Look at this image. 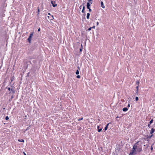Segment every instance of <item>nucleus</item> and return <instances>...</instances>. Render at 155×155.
<instances>
[{
	"label": "nucleus",
	"instance_id": "nucleus-1",
	"mask_svg": "<svg viewBox=\"0 0 155 155\" xmlns=\"http://www.w3.org/2000/svg\"><path fill=\"white\" fill-rule=\"evenodd\" d=\"M142 143L139 141L134 144L133 146L132 149L130 152L129 155H135L137 152H140L142 150Z\"/></svg>",
	"mask_w": 155,
	"mask_h": 155
},
{
	"label": "nucleus",
	"instance_id": "nucleus-2",
	"mask_svg": "<svg viewBox=\"0 0 155 155\" xmlns=\"http://www.w3.org/2000/svg\"><path fill=\"white\" fill-rule=\"evenodd\" d=\"M90 6H91L89 2H87V9H89V11L90 12H91L92 11L91 9L90 8Z\"/></svg>",
	"mask_w": 155,
	"mask_h": 155
},
{
	"label": "nucleus",
	"instance_id": "nucleus-3",
	"mask_svg": "<svg viewBox=\"0 0 155 155\" xmlns=\"http://www.w3.org/2000/svg\"><path fill=\"white\" fill-rule=\"evenodd\" d=\"M33 33H32V32L30 34L28 38V41H29V43L31 42V37H32V36L33 35Z\"/></svg>",
	"mask_w": 155,
	"mask_h": 155
},
{
	"label": "nucleus",
	"instance_id": "nucleus-4",
	"mask_svg": "<svg viewBox=\"0 0 155 155\" xmlns=\"http://www.w3.org/2000/svg\"><path fill=\"white\" fill-rule=\"evenodd\" d=\"M51 3L53 7H55L57 6V4L55 1H51Z\"/></svg>",
	"mask_w": 155,
	"mask_h": 155
},
{
	"label": "nucleus",
	"instance_id": "nucleus-5",
	"mask_svg": "<svg viewBox=\"0 0 155 155\" xmlns=\"http://www.w3.org/2000/svg\"><path fill=\"white\" fill-rule=\"evenodd\" d=\"M155 131V129H154L153 128H152L151 131L150 132V134H152Z\"/></svg>",
	"mask_w": 155,
	"mask_h": 155
},
{
	"label": "nucleus",
	"instance_id": "nucleus-6",
	"mask_svg": "<svg viewBox=\"0 0 155 155\" xmlns=\"http://www.w3.org/2000/svg\"><path fill=\"white\" fill-rule=\"evenodd\" d=\"M122 110L123 111L126 112L128 110V109L127 107H125L123 108Z\"/></svg>",
	"mask_w": 155,
	"mask_h": 155
},
{
	"label": "nucleus",
	"instance_id": "nucleus-7",
	"mask_svg": "<svg viewBox=\"0 0 155 155\" xmlns=\"http://www.w3.org/2000/svg\"><path fill=\"white\" fill-rule=\"evenodd\" d=\"M101 6L103 8H105V6L104 5V3H103V2H101Z\"/></svg>",
	"mask_w": 155,
	"mask_h": 155
},
{
	"label": "nucleus",
	"instance_id": "nucleus-8",
	"mask_svg": "<svg viewBox=\"0 0 155 155\" xmlns=\"http://www.w3.org/2000/svg\"><path fill=\"white\" fill-rule=\"evenodd\" d=\"M48 17L51 20H52L54 19V17L52 15L50 16V18L49 16H48Z\"/></svg>",
	"mask_w": 155,
	"mask_h": 155
},
{
	"label": "nucleus",
	"instance_id": "nucleus-9",
	"mask_svg": "<svg viewBox=\"0 0 155 155\" xmlns=\"http://www.w3.org/2000/svg\"><path fill=\"white\" fill-rule=\"evenodd\" d=\"M90 14L89 13H87V19H89V18Z\"/></svg>",
	"mask_w": 155,
	"mask_h": 155
},
{
	"label": "nucleus",
	"instance_id": "nucleus-10",
	"mask_svg": "<svg viewBox=\"0 0 155 155\" xmlns=\"http://www.w3.org/2000/svg\"><path fill=\"white\" fill-rule=\"evenodd\" d=\"M39 12H40V10H39V8L38 7V12H37V15H39Z\"/></svg>",
	"mask_w": 155,
	"mask_h": 155
},
{
	"label": "nucleus",
	"instance_id": "nucleus-11",
	"mask_svg": "<svg viewBox=\"0 0 155 155\" xmlns=\"http://www.w3.org/2000/svg\"><path fill=\"white\" fill-rule=\"evenodd\" d=\"M18 141L20 142H24V140L23 139H21V140L19 139L18 140Z\"/></svg>",
	"mask_w": 155,
	"mask_h": 155
},
{
	"label": "nucleus",
	"instance_id": "nucleus-12",
	"mask_svg": "<svg viewBox=\"0 0 155 155\" xmlns=\"http://www.w3.org/2000/svg\"><path fill=\"white\" fill-rule=\"evenodd\" d=\"M79 72L78 70H77L76 71V74L78 75L79 74Z\"/></svg>",
	"mask_w": 155,
	"mask_h": 155
},
{
	"label": "nucleus",
	"instance_id": "nucleus-13",
	"mask_svg": "<svg viewBox=\"0 0 155 155\" xmlns=\"http://www.w3.org/2000/svg\"><path fill=\"white\" fill-rule=\"evenodd\" d=\"M138 99H139V98L138 97H135V100L136 101H137L138 100Z\"/></svg>",
	"mask_w": 155,
	"mask_h": 155
},
{
	"label": "nucleus",
	"instance_id": "nucleus-14",
	"mask_svg": "<svg viewBox=\"0 0 155 155\" xmlns=\"http://www.w3.org/2000/svg\"><path fill=\"white\" fill-rule=\"evenodd\" d=\"M153 122V119H152L150 120V124H152Z\"/></svg>",
	"mask_w": 155,
	"mask_h": 155
},
{
	"label": "nucleus",
	"instance_id": "nucleus-15",
	"mask_svg": "<svg viewBox=\"0 0 155 155\" xmlns=\"http://www.w3.org/2000/svg\"><path fill=\"white\" fill-rule=\"evenodd\" d=\"M92 0H88V1L89 2V3H90L91 4L92 3Z\"/></svg>",
	"mask_w": 155,
	"mask_h": 155
},
{
	"label": "nucleus",
	"instance_id": "nucleus-16",
	"mask_svg": "<svg viewBox=\"0 0 155 155\" xmlns=\"http://www.w3.org/2000/svg\"><path fill=\"white\" fill-rule=\"evenodd\" d=\"M11 91L13 93H14L15 92V90L13 89L12 88L11 89Z\"/></svg>",
	"mask_w": 155,
	"mask_h": 155
},
{
	"label": "nucleus",
	"instance_id": "nucleus-17",
	"mask_svg": "<svg viewBox=\"0 0 155 155\" xmlns=\"http://www.w3.org/2000/svg\"><path fill=\"white\" fill-rule=\"evenodd\" d=\"M5 119L6 120H8L9 119V117L8 116H6L5 117Z\"/></svg>",
	"mask_w": 155,
	"mask_h": 155
},
{
	"label": "nucleus",
	"instance_id": "nucleus-18",
	"mask_svg": "<svg viewBox=\"0 0 155 155\" xmlns=\"http://www.w3.org/2000/svg\"><path fill=\"white\" fill-rule=\"evenodd\" d=\"M92 28V27H91L89 28L88 29V31H90V30H91V29Z\"/></svg>",
	"mask_w": 155,
	"mask_h": 155
},
{
	"label": "nucleus",
	"instance_id": "nucleus-19",
	"mask_svg": "<svg viewBox=\"0 0 155 155\" xmlns=\"http://www.w3.org/2000/svg\"><path fill=\"white\" fill-rule=\"evenodd\" d=\"M81 77L79 75H78L77 76V78H80Z\"/></svg>",
	"mask_w": 155,
	"mask_h": 155
},
{
	"label": "nucleus",
	"instance_id": "nucleus-20",
	"mask_svg": "<svg viewBox=\"0 0 155 155\" xmlns=\"http://www.w3.org/2000/svg\"><path fill=\"white\" fill-rule=\"evenodd\" d=\"M102 129V128H101V129H98V132H101V131Z\"/></svg>",
	"mask_w": 155,
	"mask_h": 155
},
{
	"label": "nucleus",
	"instance_id": "nucleus-21",
	"mask_svg": "<svg viewBox=\"0 0 155 155\" xmlns=\"http://www.w3.org/2000/svg\"><path fill=\"white\" fill-rule=\"evenodd\" d=\"M107 128H108V127H106V126L104 128L105 130H107Z\"/></svg>",
	"mask_w": 155,
	"mask_h": 155
},
{
	"label": "nucleus",
	"instance_id": "nucleus-22",
	"mask_svg": "<svg viewBox=\"0 0 155 155\" xmlns=\"http://www.w3.org/2000/svg\"><path fill=\"white\" fill-rule=\"evenodd\" d=\"M153 134H152L150 136H149L148 138H151L153 136Z\"/></svg>",
	"mask_w": 155,
	"mask_h": 155
},
{
	"label": "nucleus",
	"instance_id": "nucleus-23",
	"mask_svg": "<svg viewBox=\"0 0 155 155\" xmlns=\"http://www.w3.org/2000/svg\"><path fill=\"white\" fill-rule=\"evenodd\" d=\"M83 118L82 117V118H81L80 119H78V120L79 121H80V120H83Z\"/></svg>",
	"mask_w": 155,
	"mask_h": 155
},
{
	"label": "nucleus",
	"instance_id": "nucleus-24",
	"mask_svg": "<svg viewBox=\"0 0 155 155\" xmlns=\"http://www.w3.org/2000/svg\"><path fill=\"white\" fill-rule=\"evenodd\" d=\"M84 9H82V13H85V12L84 11Z\"/></svg>",
	"mask_w": 155,
	"mask_h": 155
},
{
	"label": "nucleus",
	"instance_id": "nucleus-25",
	"mask_svg": "<svg viewBox=\"0 0 155 155\" xmlns=\"http://www.w3.org/2000/svg\"><path fill=\"white\" fill-rule=\"evenodd\" d=\"M110 123H108L107 124V125H106V126L107 127H108V125H109V124H110Z\"/></svg>",
	"mask_w": 155,
	"mask_h": 155
},
{
	"label": "nucleus",
	"instance_id": "nucleus-26",
	"mask_svg": "<svg viewBox=\"0 0 155 155\" xmlns=\"http://www.w3.org/2000/svg\"><path fill=\"white\" fill-rule=\"evenodd\" d=\"M150 149H151V150H153V147H152V146H151V147Z\"/></svg>",
	"mask_w": 155,
	"mask_h": 155
},
{
	"label": "nucleus",
	"instance_id": "nucleus-27",
	"mask_svg": "<svg viewBox=\"0 0 155 155\" xmlns=\"http://www.w3.org/2000/svg\"><path fill=\"white\" fill-rule=\"evenodd\" d=\"M130 104H128V106H127V107H130Z\"/></svg>",
	"mask_w": 155,
	"mask_h": 155
},
{
	"label": "nucleus",
	"instance_id": "nucleus-28",
	"mask_svg": "<svg viewBox=\"0 0 155 155\" xmlns=\"http://www.w3.org/2000/svg\"><path fill=\"white\" fill-rule=\"evenodd\" d=\"M38 31H40V28H38Z\"/></svg>",
	"mask_w": 155,
	"mask_h": 155
},
{
	"label": "nucleus",
	"instance_id": "nucleus-29",
	"mask_svg": "<svg viewBox=\"0 0 155 155\" xmlns=\"http://www.w3.org/2000/svg\"><path fill=\"white\" fill-rule=\"evenodd\" d=\"M8 90H9V91H10V90H11V88L9 87H8Z\"/></svg>",
	"mask_w": 155,
	"mask_h": 155
},
{
	"label": "nucleus",
	"instance_id": "nucleus-30",
	"mask_svg": "<svg viewBox=\"0 0 155 155\" xmlns=\"http://www.w3.org/2000/svg\"><path fill=\"white\" fill-rule=\"evenodd\" d=\"M82 7V5H81V6H80V7H79V8H80V9H81V7Z\"/></svg>",
	"mask_w": 155,
	"mask_h": 155
},
{
	"label": "nucleus",
	"instance_id": "nucleus-31",
	"mask_svg": "<svg viewBox=\"0 0 155 155\" xmlns=\"http://www.w3.org/2000/svg\"><path fill=\"white\" fill-rule=\"evenodd\" d=\"M85 8V7L83 6V9L84 10Z\"/></svg>",
	"mask_w": 155,
	"mask_h": 155
},
{
	"label": "nucleus",
	"instance_id": "nucleus-32",
	"mask_svg": "<svg viewBox=\"0 0 155 155\" xmlns=\"http://www.w3.org/2000/svg\"><path fill=\"white\" fill-rule=\"evenodd\" d=\"M92 27V28H95V26H93Z\"/></svg>",
	"mask_w": 155,
	"mask_h": 155
},
{
	"label": "nucleus",
	"instance_id": "nucleus-33",
	"mask_svg": "<svg viewBox=\"0 0 155 155\" xmlns=\"http://www.w3.org/2000/svg\"><path fill=\"white\" fill-rule=\"evenodd\" d=\"M150 124H148V127H150Z\"/></svg>",
	"mask_w": 155,
	"mask_h": 155
},
{
	"label": "nucleus",
	"instance_id": "nucleus-34",
	"mask_svg": "<svg viewBox=\"0 0 155 155\" xmlns=\"http://www.w3.org/2000/svg\"><path fill=\"white\" fill-rule=\"evenodd\" d=\"M136 88H137V91L138 90V86H137V87H136Z\"/></svg>",
	"mask_w": 155,
	"mask_h": 155
},
{
	"label": "nucleus",
	"instance_id": "nucleus-35",
	"mask_svg": "<svg viewBox=\"0 0 155 155\" xmlns=\"http://www.w3.org/2000/svg\"><path fill=\"white\" fill-rule=\"evenodd\" d=\"M80 51H82V49H80Z\"/></svg>",
	"mask_w": 155,
	"mask_h": 155
},
{
	"label": "nucleus",
	"instance_id": "nucleus-36",
	"mask_svg": "<svg viewBox=\"0 0 155 155\" xmlns=\"http://www.w3.org/2000/svg\"><path fill=\"white\" fill-rule=\"evenodd\" d=\"M99 126H98L97 127V128H98V129H99Z\"/></svg>",
	"mask_w": 155,
	"mask_h": 155
},
{
	"label": "nucleus",
	"instance_id": "nucleus-37",
	"mask_svg": "<svg viewBox=\"0 0 155 155\" xmlns=\"http://www.w3.org/2000/svg\"><path fill=\"white\" fill-rule=\"evenodd\" d=\"M23 153H24V155H26V153L24 152H23Z\"/></svg>",
	"mask_w": 155,
	"mask_h": 155
},
{
	"label": "nucleus",
	"instance_id": "nucleus-38",
	"mask_svg": "<svg viewBox=\"0 0 155 155\" xmlns=\"http://www.w3.org/2000/svg\"><path fill=\"white\" fill-rule=\"evenodd\" d=\"M136 83H137V84H139V82L137 81Z\"/></svg>",
	"mask_w": 155,
	"mask_h": 155
},
{
	"label": "nucleus",
	"instance_id": "nucleus-39",
	"mask_svg": "<svg viewBox=\"0 0 155 155\" xmlns=\"http://www.w3.org/2000/svg\"><path fill=\"white\" fill-rule=\"evenodd\" d=\"M28 129H29V127H27V129H26V130H28Z\"/></svg>",
	"mask_w": 155,
	"mask_h": 155
},
{
	"label": "nucleus",
	"instance_id": "nucleus-40",
	"mask_svg": "<svg viewBox=\"0 0 155 155\" xmlns=\"http://www.w3.org/2000/svg\"><path fill=\"white\" fill-rule=\"evenodd\" d=\"M48 15H51V14H50V13H48Z\"/></svg>",
	"mask_w": 155,
	"mask_h": 155
},
{
	"label": "nucleus",
	"instance_id": "nucleus-41",
	"mask_svg": "<svg viewBox=\"0 0 155 155\" xmlns=\"http://www.w3.org/2000/svg\"><path fill=\"white\" fill-rule=\"evenodd\" d=\"M97 25H98V22H97Z\"/></svg>",
	"mask_w": 155,
	"mask_h": 155
}]
</instances>
